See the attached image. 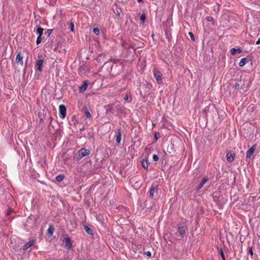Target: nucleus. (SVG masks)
Masks as SVG:
<instances>
[{
	"mask_svg": "<svg viewBox=\"0 0 260 260\" xmlns=\"http://www.w3.org/2000/svg\"><path fill=\"white\" fill-rule=\"evenodd\" d=\"M89 153L90 150L89 149L82 148L74 155V158L79 160L81 158L89 155Z\"/></svg>",
	"mask_w": 260,
	"mask_h": 260,
	"instance_id": "1",
	"label": "nucleus"
},
{
	"mask_svg": "<svg viewBox=\"0 0 260 260\" xmlns=\"http://www.w3.org/2000/svg\"><path fill=\"white\" fill-rule=\"evenodd\" d=\"M187 231V227L184 223L182 222L179 224L177 232L181 239L184 237Z\"/></svg>",
	"mask_w": 260,
	"mask_h": 260,
	"instance_id": "2",
	"label": "nucleus"
},
{
	"mask_svg": "<svg viewBox=\"0 0 260 260\" xmlns=\"http://www.w3.org/2000/svg\"><path fill=\"white\" fill-rule=\"evenodd\" d=\"M128 182L135 189L140 188L143 183L142 180H129Z\"/></svg>",
	"mask_w": 260,
	"mask_h": 260,
	"instance_id": "3",
	"label": "nucleus"
},
{
	"mask_svg": "<svg viewBox=\"0 0 260 260\" xmlns=\"http://www.w3.org/2000/svg\"><path fill=\"white\" fill-rule=\"evenodd\" d=\"M34 218L28 217L27 219L26 222L25 223L26 230L29 231L30 228H32L35 226V222H34Z\"/></svg>",
	"mask_w": 260,
	"mask_h": 260,
	"instance_id": "4",
	"label": "nucleus"
},
{
	"mask_svg": "<svg viewBox=\"0 0 260 260\" xmlns=\"http://www.w3.org/2000/svg\"><path fill=\"white\" fill-rule=\"evenodd\" d=\"M153 76L158 84H159L162 83V74L159 71L154 69L153 71Z\"/></svg>",
	"mask_w": 260,
	"mask_h": 260,
	"instance_id": "5",
	"label": "nucleus"
},
{
	"mask_svg": "<svg viewBox=\"0 0 260 260\" xmlns=\"http://www.w3.org/2000/svg\"><path fill=\"white\" fill-rule=\"evenodd\" d=\"M62 241L63 243H65V248L69 250H70L72 247V242L71 238L67 235Z\"/></svg>",
	"mask_w": 260,
	"mask_h": 260,
	"instance_id": "6",
	"label": "nucleus"
},
{
	"mask_svg": "<svg viewBox=\"0 0 260 260\" xmlns=\"http://www.w3.org/2000/svg\"><path fill=\"white\" fill-rule=\"evenodd\" d=\"M67 109L64 105H60L59 107V117L60 118L63 119L66 116Z\"/></svg>",
	"mask_w": 260,
	"mask_h": 260,
	"instance_id": "7",
	"label": "nucleus"
},
{
	"mask_svg": "<svg viewBox=\"0 0 260 260\" xmlns=\"http://www.w3.org/2000/svg\"><path fill=\"white\" fill-rule=\"evenodd\" d=\"M256 145L254 144L251 148H250L246 152V158H250L252 155H253L254 150L256 149Z\"/></svg>",
	"mask_w": 260,
	"mask_h": 260,
	"instance_id": "8",
	"label": "nucleus"
},
{
	"mask_svg": "<svg viewBox=\"0 0 260 260\" xmlns=\"http://www.w3.org/2000/svg\"><path fill=\"white\" fill-rule=\"evenodd\" d=\"M43 63V59L39 58L37 60L36 63V67L37 68V70L41 72L42 71V66Z\"/></svg>",
	"mask_w": 260,
	"mask_h": 260,
	"instance_id": "9",
	"label": "nucleus"
},
{
	"mask_svg": "<svg viewBox=\"0 0 260 260\" xmlns=\"http://www.w3.org/2000/svg\"><path fill=\"white\" fill-rule=\"evenodd\" d=\"M88 83V80H85L83 81L82 85L80 87H79L80 93H83L86 90Z\"/></svg>",
	"mask_w": 260,
	"mask_h": 260,
	"instance_id": "10",
	"label": "nucleus"
},
{
	"mask_svg": "<svg viewBox=\"0 0 260 260\" xmlns=\"http://www.w3.org/2000/svg\"><path fill=\"white\" fill-rule=\"evenodd\" d=\"M15 62L16 63H19L21 66H23V56H22L20 52H18V53L17 54Z\"/></svg>",
	"mask_w": 260,
	"mask_h": 260,
	"instance_id": "11",
	"label": "nucleus"
},
{
	"mask_svg": "<svg viewBox=\"0 0 260 260\" xmlns=\"http://www.w3.org/2000/svg\"><path fill=\"white\" fill-rule=\"evenodd\" d=\"M117 111L118 113L123 114L125 113V108L121 104H118L116 106Z\"/></svg>",
	"mask_w": 260,
	"mask_h": 260,
	"instance_id": "12",
	"label": "nucleus"
},
{
	"mask_svg": "<svg viewBox=\"0 0 260 260\" xmlns=\"http://www.w3.org/2000/svg\"><path fill=\"white\" fill-rule=\"evenodd\" d=\"M113 104H108L104 106V108L106 110V113H113L114 112V109L113 107Z\"/></svg>",
	"mask_w": 260,
	"mask_h": 260,
	"instance_id": "13",
	"label": "nucleus"
},
{
	"mask_svg": "<svg viewBox=\"0 0 260 260\" xmlns=\"http://www.w3.org/2000/svg\"><path fill=\"white\" fill-rule=\"evenodd\" d=\"M157 184L155 183H153L149 189V197L151 198H152L154 196V190L157 188Z\"/></svg>",
	"mask_w": 260,
	"mask_h": 260,
	"instance_id": "14",
	"label": "nucleus"
},
{
	"mask_svg": "<svg viewBox=\"0 0 260 260\" xmlns=\"http://www.w3.org/2000/svg\"><path fill=\"white\" fill-rule=\"evenodd\" d=\"M116 144L117 145H119L121 140V133L120 128L118 129L116 133Z\"/></svg>",
	"mask_w": 260,
	"mask_h": 260,
	"instance_id": "15",
	"label": "nucleus"
},
{
	"mask_svg": "<svg viewBox=\"0 0 260 260\" xmlns=\"http://www.w3.org/2000/svg\"><path fill=\"white\" fill-rule=\"evenodd\" d=\"M251 61V60L247 57H244L241 59L239 65L240 67L244 66L246 63Z\"/></svg>",
	"mask_w": 260,
	"mask_h": 260,
	"instance_id": "16",
	"label": "nucleus"
},
{
	"mask_svg": "<svg viewBox=\"0 0 260 260\" xmlns=\"http://www.w3.org/2000/svg\"><path fill=\"white\" fill-rule=\"evenodd\" d=\"M141 165L142 167L145 169V170H148L149 169V165L150 164L148 163V160L146 159H142L141 161Z\"/></svg>",
	"mask_w": 260,
	"mask_h": 260,
	"instance_id": "17",
	"label": "nucleus"
},
{
	"mask_svg": "<svg viewBox=\"0 0 260 260\" xmlns=\"http://www.w3.org/2000/svg\"><path fill=\"white\" fill-rule=\"evenodd\" d=\"M106 56V54L105 53H101L100 54H99L98 56V57L96 58V60L97 61L99 62H104V63L105 64V63L107 62V61L106 60H104V58Z\"/></svg>",
	"mask_w": 260,
	"mask_h": 260,
	"instance_id": "18",
	"label": "nucleus"
},
{
	"mask_svg": "<svg viewBox=\"0 0 260 260\" xmlns=\"http://www.w3.org/2000/svg\"><path fill=\"white\" fill-rule=\"evenodd\" d=\"M35 243V240H31L29 241L27 243H26L25 244H24L23 246V249L24 250H27L28 248L30 247L31 246H32Z\"/></svg>",
	"mask_w": 260,
	"mask_h": 260,
	"instance_id": "19",
	"label": "nucleus"
},
{
	"mask_svg": "<svg viewBox=\"0 0 260 260\" xmlns=\"http://www.w3.org/2000/svg\"><path fill=\"white\" fill-rule=\"evenodd\" d=\"M227 160L229 162H232L234 160L235 154L231 152H228L226 154Z\"/></svg>",
	"mask_w": 260,
	"mask_h": 260,
	"instance_id": "20",
	"label": "nucleus"
},
{
	"mask_svg": "<svg viewBox=\"0 0 260 260\" xmlns=\"http://www.w3.org/2000/svg\"><path fill=\"white\" fill-rule=\"evenodd\" d=\"M112 9L116 15L117 16H119L121 12V9L120 8H118L116 5H115V8L113 7Z\"/></svg>",
	"mask_w": 260,
	"mask_h": 260,
	"instance_id": "21",
	"label": "nucleus"
},
{
	"mask_svg": "<svg viewBox=\"0 0 260 260\" xmlns=\"http://www.w3.org/2000/svg\"><path fill=\"white\" fill-rule=\"evenodd\" d=\"M242 50L240 48H233L231 49V53L232 55H235L237 53H241Z\"/></svg>",
	"mask_w": 260,
	"mask_h": 260,
	"instance_id": "22",
	"label": "nucleus"
},
{
	"mask_svg": "<svg viewBox=\"0 0 260 260\" xmlns=\"http://www.w3.org/2000/svg\"><path fill=\"white\" fill-rule=\"evenodd\" d=\"M84 229L85 230L86 232L90 235H93V232L90 228H89L87 225H84Z\"/></svg>",
	"mask_w": 260,
	"mask_h": 260,
	"instance_id": "23",
	"label": "nucleus"
},
{
	"mask_svg": "<svg viewBox=\"0 0 260 260\" xmlns=\"http://www.w3.org/2000/svg\"><path fill=\"white\" fill-rule=\"evenodd\" d=\"M233 87L237 89H239L240 88L243 89H244V84H242L237 82L234 84Z\"/></svg>",
	"mask_w": 260,
	"mask_h": 260,
	"instance_id": "24",
	"label": "nucleus"
},
{
	"mask_svg": "<svg viewBox=\"0 0 260 260\" xmlns=\"http://www.w3.org/2000/svg\"><path fill=\"white\" fill-rule=\"evenodd\" d=\"M208 180H202L201 182L199 184L198 186L196 188V191H198L200 189H201L203 185L207 182Z\"/></svg>",
	"mask_w": 260,
	"mask_h": 260,
	"instance_id": "25",
	"label": "nucleus"
},
{
	"mask_svg": "<svg viewBox=\"0 0 260 260\" xmlns=\"http://www.w3.org/2000/svg\"><path fill=\"white\" fill-rule=\"evenodd\" d=\"M44 29L41 27H38L36 32L38 36H42L43 34Z\"/></svg>",
	"mask_w": 260,
	"mask_h": 260,
	"instance_id": "26",
	"label": "nucleus"
},
{
	"mask_svg": "<svg viewBox=\"0 0 260 260\" xmlns=\"http://www.w3.org/2000/svg\"><path fill=\"white\" fill-rule=\"evenodd\" d=\"M218 250L219 254L221 255V256L222 257V259L225 260L224 254V253H223V251L222 248L218 247Z\"/></svg>",
	"mask_w": 260,
	"mask_h": 260,
	"instance_id": "27",
	"label": "nucleus"
},
{
	"mask_svg": "<svg viewBox=\"0 0 260 260\" xmlns=\"http://www.w3.org/2000/svg\"><path fill=\"white\" fill-rule=\"evenodd\" d=\"M54 229L53 226H50L48 229V232L50 236L53 235L54 232Z\"/></svg>",
	"mask_w": 260,
	"mask_h": 260,
	"instance_id": "28",
	"label": "nucleus"
},
{
	"mask_svg": "<svg viewBox=\"0 0 260 260\" xmlns=\"http://www.w3.org/2000/svg\"><path fill=\"white\" fill-rule=\"evenodd\" d=\"M140 19L142 23H144L146 19V17L145 13H143L141 14Z\"/></svg>",
	"mask_w": 260,
	"mask_h": 260,
	"instance_id": "29",
	"label": "nucleus"
},
{
	"mask_svg": "<svg viewBox=\"0 0 260 260\" xmlns=\"http://www.w3.org/2000/svg\"><path fill=\"white\" fill-rule=\"evenodd\" d=\"M46 2L51 6H54L56 4V0H46Z\"/></svg>",
	"mask_w": 260,
	"mask_h": 260,
	"instance_id": "30",
	"label": "nucleus"
},
{
	"mask_svg": "<svg viewBox=\"0 0 260 260\" xmlns=\"http://www.w3.org/2000/svg\"><path fill=\"white\" fill-rule=\"evenodd\" d=\"M42 41V36H38V37L37 38V40H36L37 45H38L39 44H40L41 43Z\"/></svg>",
	"mask_w": 260,
	"mask_h": 260,
	"instance_id": "31",
	"label": "nucleus"
},
{
	"mask_svg": "<svg viewBox=\"0 0 260 260\" xmlns=\"http://www.w3.org/2000/svg\"><path fill=\"white\" fill-rule=\"evenodd\" d=\"M93 32L96 35H99L100 34V29L98 27H94L93 29Z\"/></svg>",
	"mask_w": 260,
	"mask_h": 260,
	"instance_id": "32",
	"label": "nucleus"
},
{
	"mask_svg": "<svg viewBox=\"0 0 260 260\" xmlns=\"http://www.w3.org/2000/svg\"><path fill=\"white\" fill-rule=\"evenodd\" d=\"M70 27L71 31L72 32H74L75 31L74 24L72 21L70 22Z\"/></svg>",
	"mask_w": 260,
	"mask_h": 260,
	"instance_id": "33",
	"label": "nucleus"
},
{
	"mask_svg": "<svg viewBox=\"0 0 260 260\" xmlns=\"http://www.w3.org/2000/svg\"><path fill=\"white\" fill-rule=\"evenodd\" d=\"M84 113H85V115L86 117L87 118H90L92 116L91 114H90V113L87 110L85 111Z\"/></svg>",
	"mask_w": 260,
	"mask_h": 260,
	"instance_id": "34",
	"label": "nucleus"
},
{
	"mask_svg": "<svg viewBox=\"0 0 260 260\" xmlns=\"http://www.w3.org/2000/svg\"><path fill=\"white\" fill-rule=\"evenodd\" d=\"M52 31H53V29H48L47 30V31L45 32V34L47 35V37H49L50 36Z\"/></svg>",
	"mask_w": 260,
	"mask_h": 260,
	"instance_id": "35",
	"label": "nucleus"
},
{
	"mask_svg": "<svg viewBox=\"0 0 260 260\" xmlns=\"http://www.w3.org/2000/svg\"><path fill=\"white\" fill-rule=\"evenodd\" d=\"M188 35L190 36L191 40L192 41H195V38H194V35H193V33L191 32H188Z\"/></svg>",
	"mask_w": 260,
	"mask_h": 260,
	"instance_id": "36",
	"label": "nucleus"
},
{
	"mask_svg": "<svg viewBox=\"0 0 260 260\" xmlns=\"http://www.w3.org/2000/svg\"><path fill=\"white\" fill-rule=\"evenodd\" d=\"M153 160L155 161H157L159 159L158 156L156 154H153L152 156Z\"/></svg>",
	"mask_w": 260,
	"mask_h": 260,
	"instance_id": "37",
	"label": "nucleus"
},
{
	"mask_svg": "<svg viewBox=\"0 0 260 260\" xmlns=\"http://www.w3.org/2000/svg\"><path fill=\"white\" fill-rule=\"evenodd\" d=\"M205 19L208 22L213 21V18L211 16H208Z\"/></svg>",
	"mask_w": 260,
	"mask_h": 260,
	"instance_id": "38",
	"label": "nucleus"
},
{
	"mask_svg": "<svg viewBox=\"0 0 260 260\" xmlns=\"http://www.w3.org/2000/svg\"><path fill=\"white\" fill-rule=\"evenodd\" d=\"M249 253L252 256L253 254V250H252V247H249Z\"/></svg>",
	"mask_w": 260,
	"mask_h": 260,
	"instance_id": "39",
	"label": "nucleus"
},
{
	"mask_svg": "<svg viewBox=\"0 0 260 260\" xmlns=\"http://www.w3.org/2000/svg\"><path fill=\"white\" fill-rule=\"evenodd\" d=\"M64 176L63 175H59L55 177V179H64Z\"/></svg>",
	"mask_w": 260,
	"mask_h": 260,
	"instance_id": "40",
	"label": "nucleus"
},
{
	"mask_svg": "<svg viewBox=\"0 0 260 260\" xmlns=\"http://www.w3.org/2000/svg\"><path fill=\"white\" fill-rule=\"evenodd\" d=\"M145 254H146L147 256L150 257L151 255V253L149 251H147L145 252Z\"/></svg>",
	"mask_w": 260,
	"mask_h": 260,
	"instance_id": "41",
	"label": "nucleus"
},
{
	"mask_svg": "<svg viewBox=\"0 0 260 260\" xmlns=\"http://www.w3.org/2000/svg\"><path fill=\"white\" fill-rule=\"evenodd\" d=\"M39 122H40V123H43V118L40 115H39Z\"/></svg>",
	"mask_w": 260,
	"mask_h": 260,
	"instance_id": "42",
	"label": "nucleus"
},
{
	"mask_svg": "<svg viewBox=\"0 0 260 260\" xmlns=\"http://www.w3.org/2000/svg\"><path fill=\"white\" fill-rule=\"evenodd\" d=\"M154 139L155 141H157L158 139V137H157V133L156 132L154 133Z\"/></svg>",
	"mask_w": 260,
	"mask_h": 260,
	"instance_id": "43",
	"label": "nucleus"
},
{
	"mask_svg": "<svg viewBox=\"0 0 260 260\" xmlns=\"http://www.w3.org/2000/svg\"><path fill=\"white\" fill-rule=\"evenodd\" d=\"M62 180H53V181H54L55 183H57L60 182Z\"/></svg>",
	"mask_w": 260,
	"mask_h": 260,
	"instance_id": "44",
	"label": "nucleus"
},
{
	"mask_svg": "<svg viewBox=\"0 0 260 260\" xmlns=\"http://www.w3.org/2000/svg\"><path fill=\"white\" fill-rule=\"evenodd\" d=\"M128 99V96L127 95H126L124 97V101H127Z\"/></svg>",
	"mask_w": 260,
	"mask_h": 260,
	"instance_id": "45",
	"label": "nucleus"
},
{
	"mask_svg": "<svg viewBox=\"0 0 260 260\" xmlns=\"http://www.w3.org/2000/svg\"><path fill=\"white\" fill-rule=\"evenodd\" d=\"M49 119L50 120V122H49V125H51V122L52 121L53 118L51 116H50Z\"/></svg>",
	"mask_w": 260,
	"mask_h": 260,
	"instance_id": "46",
	"label": "nucleus"
},
{
	"mask_svg": "<svg viewBox=\"0 0 260 260\" xmlns=\"http://www.w3.org/2000/svg\"><path fill=\"white\" fill-rule=\"evenodd\" d=\"M256 44H257V45L260 44V38L256 42Z\"/></svg>",
	"mask_w": 260,
	"mask_h": 260,
	"instance_id": "47",
	"label": "nucleus"
},
{
	"mask_svg": "<svg viewBox=\"0 0 260 260\" xmlns=\"http://www.w3.org/2000/svg\"><path fill=\"white\" fill-rule=\"evenodd\" d=\"M143 0H137L138 3H141L142 2Z\"/></svg>",
	"mask_w": 260,
	"mask_h": 260,
	"instance_id": "48",
	"label": "nucleus"
},
{
	"mask_svg": "<svg viewBox=\"0 0 260 260\" xmlns=\"http://www.w3.org/2000/svg\"><path fill=\"white\" fill-rule=\"evenodd\" d=\"M57 49V47H55V48H54V51H56Z\"/></svg>",
	"mask_w": 260,
	"mask_h": 260,
	"instance_id": "49",
	"label": "nucleus"
},
{
	"mask_svg": "<svg viewBox=\"0 0 260 260\" xmlns=\"http://www.w3.org/2000/svg\"><path fill=\"white\" fill-rule=\"evenodd\" d=\"M147 87L148 88H149L148 85H145V88H146Z\"/></svg>",
	"mask_w": 260,
	"mask_h": 260,
	"instance_id": "50",
	"label": "nucleus"
},
{
	"mask_svg": "<svg viewBox=\"0 0 260 260\" xmlns=\"http://www.w3.org/2000/svg\"><path fill=\"white\" fill-rule=\"evenodd\" d=\"M234 179H236V175H235V174H234Z\"/></svg>",
	"mask_w": 260,
	"mask_h": 260,
	"instance_id": "51",
	"label": "nucleus"
},
{
	"mask_svg": "<svg viewBox=\"0 0 260 260\" xmlns=\"http://www.w3.org/2000/svg\"><path fill=\"white\" fill-rule=\"evenodd\" d=\"M202 179H207V178H206L205 177H204Z\"/></svg>",
	"mask_w": 260,
	"mask_h": 260,
	"instance_id": "52",
	"label": "nucleus"
}]
</instances>
